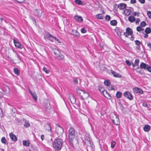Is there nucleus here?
<instances>
[{
    "mask_svg": "<svg viewBox=\"0 0 151 151\" xmlns=\"http://www.w3.org/2000/svg\"><path fill=\"white\" fill-rule=\"evenodd\" d=\"M76 135L77 132L75 131L74 129L71 127L68 131V137L69 142L73 147H74L73 140Z\"/></svg>",
    "mask_w": 151,
    "mask_h": 151,
    "instance_id": "nucleus-1",
    "label": "nucleus"
},
{
    "mask_svg": "<svg viewBox=\"0 0 151 151\" xmlns=\"http://www.w3.org/2000/svg\"><path fill=\"white\" fill-rule=\"evenodd\" d=\"M84 134L83 135V137H81L83 141L84 142L85 144L87 145V147H92L93 150L94 146L93 145V143L91 141V139L90 137V136L87 133Z\"/></svg>",
    "mask_w": 151,
    "mask_h": 151,
    "instance_id": "nucleus-2",
    "label": "nucleus"
},
{
    "mask_svg": "<svg viewBox=\"0 0 151 151\" xmlns=\"http://www.w3.org/2000/svg\"><path fill=\"white\" fill-rule=\"evenodd\" d=\"M63 142L62 140L58 139H55L53 143V147L56 151L60 150L62 147Z\"/></svg>",
    "mask_w": 151,
    "mask_h": 151,
    "instance_id": "nucleus-3",
    "label": "nucleus"
},
{
    "mask_svg": "<svg viewBox=\"0 0 151 151\" xmlns=\"http://www.w3.org/2000/svg\"><path fill=\"white\" fill-rule=\"evenodd\" d=\"M53 53L55 55V57L59 60H62L64 57V55L61 54L60 51L57 49H55L53 50Z\"/></svg>",
    "mask_w": 151,
    "mask_h": 151,
    "instance_id": "nucleus-4",
    "label": "nucleus"
},
{
    "mask_svg": "<svg viewBox=\"0 0 151 151\" xmlns=\"http://www.w3.org/2000/svg\"><path fill=\"white\" fill-rule=\"evenodd\" d=\"M53 53L55 55V57L59 60H62L64 57V55L61 54L60 51L57 49H55L53 50Z\"/></svg>",
    "mask_w": 151,
    "mask_h": 151,
    "instance_id": "nucleus-5",
    "label": "nucleus"
},
{
    "mask_svg": "<svg viewBox=\"0 0 151 151\" xmlns=\"http://www.w3.org/2000/svg\"><path fill=\"white\" fill-rule=\"evenodd\" d=\"M151 67L148 64H146L143 62H142L140 65V68L141 69H144L145 70H147L148 71L149 68Z\"/></svg>",
    "mask_w": 151,
    "mask_h": 151,
    "instance_id": "nucleus-6",
    "label": "nucleus"
},
{
    "mask_svg": "<svg viewBox=\"0 0 151 151\" xmlns=\"http://www.w3.org/2000/svg\"><path fill=\"white\" fill-rule=\"evenodd\" d=\"M124 97L129 99L130 100H132L133 99L131 93L129 91L125 92L124 93Z\"/></svg>",
    "mask_w": 151,
    "mask_h": 151,
    "instance_id": "nucleus-7",
    "label": "nucleus"
},
{
    "mask_svg": "<svg viewBox=\"0 0 151 151\" xmlns=\"http://www.w3.org/2000/svg\"><path fill=\"white\" fill-rule=\"evenodd\" d=\"M58 128H56V131L58 135H61L63 133L64 130L63 129L62 127H60L59 125L58 126Z\"/></svg>",
    "mask_w": 151,
    "mask_h": 151,
    "instance_id": "nucleus-8",
    "label": "nucleus"
},
{
    "mask_svg": "<svg viewBox=\"0 0 151 151\" xmlns=\"http://www.w3.org/2000/svg\"><path fill=\"white\" fill-rule=\"evenodd\" d=\"M114 116H115V118L111 119L112 122L116 125H118L119 124V118L116 115L114 114Z\"/></svg>",
    "mask_w": 151,
    "mask_h": 151,
    "instance_id": "nucleus-9",
    "label": "nucleus"
},
{
    "mask_svg": "<svg viewBox=\"0 0 151 151\" xmlns=\"http://www.w3.org/2000/svg\"><path fill=\"white\" fill-rule=\"evenodd\" d=\"M117 6V8H119L120 10H123L125 9L127 6V4L125 3H122L118 5H116Z\"/></svg>",
    "mask_w": 151,
    "mask_h": 151,
    "instance_id": "nucleus-10",
    "label": "nucleus"
},
{
    "mask_svg": "<svg viewBox=\"0 0 151 151\" xmlns=\"http://www.w3.org/2000/svg\"><path fill=\"white\" fill-rule=\"evenodd\" d=\"M13 41L14 43V44L15 46L16 47H17V48H20V49H22V45L20 44V42H19L17 41L15 39H13Z\"/></svg>",
    "mask_w": 151,
    "mask_h": 151,
    "instance_id": "nucleus-11",
    "label": "nucleus"
},
{
    "mask_svg": "<svg viewBox=\"0 0 151 151\" xmlns=\"http://www.w3.org/2000/svg\"><path fill=\"white\" fill-rule=\"evenodd\" d=\"M44 127L48 131L50 132H52L51 126L50 124L48 123H46L44 124Z\"/></svg>",
    "mask_w": 151,
    "mask_h": 151,
    "instance_id": "nucleus-12",
    "label": "nucleus"
},
{
    "mask_svg": "<svg viewBox=\"0 0 151 151\" xmlns=\"http://www.w3.org/2000/svg\"><path fill=\"white\" fill-rule=\"evenodd\" d=\"M133 91L136 93H139L142 94L143 93V91L142 90L139 88L136 87L133 89Z\"/></svg>",
    "mask_w": 151,
    "mask_h": 151,
    "instance_id": "nucleus-13",
    "label": "nucleus"
},
{
    "mask_svg": "<svg viewBox=\"0 0 151 151\" xmlns=\"http://www.w3.org/2000/svg\"><path fill=\"white\" fill-rule=\"evenodd\" d=\"M89 96L88 93L83 91V94L81 95V99L82 100H84L85 99H86Z\"/></svg>",
    "mask_w": 151,
    "mask_h": 151,
    "instance_id": "nucleus-14",
    "label": "nucleus"
},
{
    "mask_svg": "<svg viewBox=\"0 0 151 151\" xmlns=\"http://www.w3.org/2000/svg\"><path fill=\"white\" fill-rule=\"evenodd\" d=\"M34 13L35 15L38 17H40L41 16L42 11L40 9H35Z\"/></svg>",
    "mask_w": 151,
    "mask_h": 151,
    "instance_id": "nucleus-15",
    "label": "nucleus"
},
{
    "mask_svg": "<svg viewBox=\"0 0 151 151\" xmlns=\"http://www.w3.org/2000/svg\"><path fill=\"white\" fill-rule=\"evenodd\" d=\"M74 19L76 21L79 22H81L83 21L82 17L78 15H76L74 17Z\"/></svg>",
    "mask_w": 151,
    "mask_h": 151,
    "instance_id": "nucleus-16",
    "label": "nucleus"
},
{
    "mask_svg": "<svg viewBox=\"0 0 151 151\" xmlns=\"http://www.w3.org/2000/svg\"><path fill=\"white\" fill-rule=\"evenodd\" d=\"M69 99L72 103L75 104L76 101V99L73 95H71L69 96Z\"/></svg>",
    "mask_w": 151,
    "mask_h": 151,
    "instance_id": "nucleus-17",
    "label": "nucleus"
},
{
    "mask_svg": "<svg viewBox=\"0 0 151 151\" xmlns=\"http://www.w3.org/2000/svg\"><path fill=\"white\" fill-rule=\"evenodd\" d=\"M9 136L11 139L13 141H16L17 140V137L12 132H11L9 134Z\"/></svg>",
    "mask_w": 151,
    "mask_h": 151,
    "instance_id": "nucleus-18",
    "label": "nucleus"
},
{
    "mask_svg": "<svg viewBox=\"0 0 151 151\" xmlns=\"http://www.w3.org/2000/svg\"><path fill=\"white\" fill-rule=\"evenodd\" d=\"M103 95L106 98L109 99L111 98V97L109 93L107 92V91L105 90L104 93H102Z\"/></svg>",
    "mask_w": 151,
    "mask_h": 151,
    "instance_id": "nucleus-19",
    "label": "nucleus"
},
{
    "mask_svg": "<svg viewBox=\"0 0 151 151\" xmlns=\"http://www.w3.org/2000/svg\"><path fill=\"white\" fill-rule=\"evenodd\" d=\"M72 34L73 35H75L77 37H79L80 36L79 33L77 30L72 29Z\"/></svg>",
    "mask_w": 151,
    "mask_h": 151,
    "instance_id": "nucleus-20",
    "label": "nucleus"
},
{
    "mask_svg": "<svg viewBox=\"0 0 151 151\" xmlns=\"http://www.w3.org/2000/svg\"><path fill=\"white\" fill-rule=\"evenodd\" d=\"M111 73L116 78H121V75L116 72L112 71Z\"/></svg>",
    "mask_w": 151,
    "mask_h": 151,
    "instance_id": "nucleus-21",
    "label": "nucleus"
},
{
    "mask_svg": "<svg viewBox=\"0 0 151 151\" xmlns=\"http://www.w3.org/2000/svg\"><path fill=\"white\" fill-rule=\"evenodd\" d=\"M29 92L35 101H36L37 100V97L35 92H32L30 90Z\"/></svg>",
    "mask_w": 151,
    "mask_h": 151,
    "instance_id": "nucleus-22",
    "label": "nucleus"
},
{
    "mask_svg": "<svg viewBox=\"0 0 151 151\" xmlns=\"http://www.w3.org/2000/svg\"><path fill=\"white\" fill-rule=\"evenodd\" d=\"M126 32L127 33V35H132L133 33L132 30L129 28H127L126 29Z\"/></svg>",
    "mask_w": 151,
    "mask_h": 151,
    "instance_id": "nucleus-23",
    "label": "nucleus"
},
{
    "mask_svg": "<svg viewBox=\"0 0 151 151\" xmlns=\"http://www.w3.org/2000/svg\"><path fill=\"white\" fill-rule=\"evenodd\" d=\"M30 144V142L28 140H24L23 141V144L24 146H29Z\"/></svg>",
    "mask_w": 151,
    "mask_h": 151,
    "instance_id": "nucleus-24",
    "label": "nucleus"
},
{
    "mask_svg": "<svg viewBox=\"0 0 151 151\" xmlns=\"http://www.w3.org/2000/svg\"><path fill=\"white\" fill-rule=\"evenodd\" d=\"M150 129V126L148 125H146L144 128V129L145 132H148Z\"/></svg>",
    "mask_w": 151,
    "mask_h": 151,
    "instance_id": "nucleus-25",
    "label": "nucleus"
},
{
    "mask_svg": "<svg viewBox=\"0 0 151 151\" xmlns=\"http://www.w3.org/2000/svg\"><path fill=\"white\" fill-rule=\"evenodd\" d=\"M76 92L78 95L81 96L83 93V91L79 88H77L76 89Z\"/></svg>",
    "mask_w": 151,
    "mask_h": 151,
    "instance_id": "nucleus-26",
    "label": "nucleus"
},
{
    "mask_svg": "<svg viewBox=\"0 0 151 151\" xmlns=\"http://www.w3.org/2000/svg\"><path fill=\"white\" fill-rule=\"evenodd\" d=\"M128 20L130 22H133L135 20V18L133 16H130L128 18Z\"/></svg>",
    "mask_w": 151,
    "mask_h": 151,
    "instance_id": "nucleus-27",
    "label": "nucleus"
},
{
    "mask_svg": "<svg viewBox=\"0 0 151 151\" xmlns=\"http://www.w3.org/2000/svg\"><path fill=\"white\" fill-rule=\"evenodd\" d=\"M1 141L2 143L4 144L7 145L8 144V142L4 137H3L1 138Z\"/></svg>",
    "mask_w": 151,
    "mask_h": 151,
    "instance_id": "nucleus-28",
    "label": "nucleus"
},
{
    "mask_svg": "<svg viewBox=\"0 0 151 151\" xmlns=\"http://www.w3.org/2000/svg\"><path fill=\"white\" fill-rule=\"evenodd\" d=\"M124 12L125 13V15L126 16H128L131 13V10L127 9H125L124 10Z\"/></svg>",
    "mask_w": 151,
    "mask_h": 151,
    "instance_id": "nucleus-29",
    "label": "nucleus"
},
{
    "mask_svg": "<svg viewBox=\"0 0 151 151\" xmlns=\"http://www.w3.org/2000/svg\"><path fill=\"white\" fill-rule=\"evenodd\" d=\"M50 36L51 37H52V38L54 39L55 40L57 41L58 43H61V42L60 40L56 37H54L51 34H50Z\"/></svg>",
    "mask_w": 151,
    "mask_h": 151,
    "instance_id": "nucleus-30",
    "label": "nucleus"
},
{
    "mask_svg": "<svg viewBox=\"0 0 151 151\" xmlns=\"http://www.w3.org/2000/svg\"><path fill=\"white\" fill-rule=\"evenodd\" d=\"M23 121L25 122L24 125L26 127H29L30 126V124L28 122H27V121L25 119H24Z\"/></svg>",
    "mask_w": 151,
    "mask_h": 151,
    "instance_id": "nucleus-31",
    "label": "nucleus"
},
{
    "mask_svg": "<svg viewBox=\"0 0 151 151\" xmlns=\"http://www.w3.org/2000/svg\"><path fill=\"white\" fill-rule=\"evenodd\" d=\"M145 32L147 34H150L151 32V29L150 27H147Z\"/></svg>",
    "mask_w": 151,
    "mask_h": 151,
    "instance_id": "nucleus-32",
    "label": "nucleus"
},
{
    "mask_svg": "<svg viewBox=\"0 0 151 151\" xmlns=\"http://www.w3.org/2000/svg\"><path fill=\"white\" fill-rule=\"evenodd\" d=\"M98 89L102 94L104 93V91H105L104 88L101 86H99Z\"/></svg>",
    "mask_w": 151,
    "mask_h": 151,
    "instance_id": "nucleus-33",
    "label": "nucleus"
},
{
    "mask_svg": "<svg viewBox=\"0 0 151 151\" xmlns=\"http://www.w3.org/2000/svg\"><path fill=\"white\" fill-rule=\"evenodd\" d=\"M122 95V92L118 91L117 92V93L116 94V96L117 98H120L121 97V96Z\"/></svg>",
    "mask_w": 151,
    "mask_h": 151,
    "instance_id": "nucleus-34",
    "label": "nucleus"
},
{
    "mask_svg": "<svg viewBox=\"0 0 151 151\" xmlns=\"http://www.w3.org/2000/svg\"><path fill=\"white\" fill-rule=\"evenodd\" d=\"M111 24L113 26H116L117 24V22L115 20H113L110 22Z\"/></svg>",
    "mask_w": 151,
    "mask_h": 151,
    "instance_id": "nucleus-35",
    "label": "nucleus"
},
{
    "mask_svg": "<svg viewBox=\"0 0 151 151\" xmlns=\"http://www.w3.org/2000/svg\"><path fill=\"white\" fill-rule=\"evenodd\" d=\"M14 71L15 73L17 75H19V72L17 68H14Z\"/></svg>",
    "mask_w": 151,
    "mask_h": 151,
    "instance_id": "nucleus-36",
    "label": "nucleus"
},
{
    "mask_svg": "<svg viewBox=\"0 0 151 151\" xmlns=\"http://www.w3.org/2000/svg\"><path fill=\"white\" fill-rule=\"evenodd\" d=\"M96 17L99 19H102L103 16L101 14H97L96 16Z\"/></svg>",
    "mask_w": 151,
    "mask_h": 151,
    "instance_id": "nucleus-37",
    "label": "nucleus"
},
{
    "mask_svg": "<svg viewBox=\"0 0 151 151\" xmlns=\"http://www.w3.org/2000/svg\"><path fill=\"white\" fill-rule=\"evenodd\" d=\"M142 105L143 106L146 107L147 108H149L150 106V105L149 104L145 102L143 103Z\"/></svg>",
    "mask_w": 151,
    "mask_h": 151,
    "instance_id": "nucleus-38",
    "label": "nucleus"
},
{
    "mask_svg": "<svg viewBox=\"0 0 151 151\" xmlns=\"http://www.w3.org/2000/svg\"><path fill=\"white\" fill-rule=\"evenodd\" d=\"M75 2L78 5H81L82 2L81 0H75Z\"/></svg>",
    "mask_w": 151,
    "mask_h": 151,
    "instance_id": "nucleus-39",
    "label": "nucleus"
},
{
    "mask_svg": "<svg viewBox=\"0 0 151 151\" xmlns=\"http://www.w3.org/2000/svg\"><path fill=\"white\" fill-rule=\"evenodd\" d=\"M110 82L108 80H106L104 82V84L106 86H109L110 85Z\"/></svg>",
    "mask_w": 151,
    "mask_h": 151,
    "instance_id": "nucleus-40",
    "label": "nucleus"
},
{
    "mask_svg": "<svg viewBox=\"0 0 151 151\" xmlns=\"http://www.w3.org/2000/svg\"><path fill=\"white\" fill-rule=\"evenodd\" d=\"M43 70L46 73H48L50 72V70H47L45 67H44Z\"/></svg>",
    "mask_w": 151,
    "mask_h": 151,
    "instance_id": "nucleus-41",
    "label": "nucleus"
},
{
    "mask_svg": "<svg viewBox=\"0 0 151 151\" xmlns=\"http://www.w3.org/2000/svg\"><path fill=\"white\" fill-rule=\"evenodd\" d=\"M140 25L142 27H144L146 25V24L145 22L142 21L140 23Z\"/></svg>",
    "mask_w": 151,
    "mask_h": 151,
    "instance_id": "nucleus-42",
    "label": "nucleus"
},
{
    "mask_svg": "<svg viewBox=\"0 0 151 151\" xmlns=\"http://www.w3.org/2000/svg\"><path fill=\"white\" fill-rule=\"evenodd\" d=\"M116 144V142L114 141H112L111 142V147L112 148H114Z\"/></svg>",
    "mask_w": 151,
    "mask_h": 151,
    "instance_id": "nucleus-43",
    "label": "nucleus"
},
{
    "mask_svg": "<svg viewBox=\"0 0 151 151\" xmlns=\"http://www.w3.org/2000/svg\"><path fill=\"white\" fill-rule=\"evenodd\" d=\"M50 34H49L48 36L47 37V39L49 40L51 42H53V38L52 37H51L50 36Z\"/></svg>",
    "mask_w": 151,
    "mask_h": 151,
    "instance_id": "nucleus-44",
    "label": "nucleus"
},
{
    "mask_svg": "<svg viewBox=\"0 0 151 151\" xmlns=\"http://www.w3.org/2000/svg\"><path fill=\"white\" fill-rule=\"evenodd\" d=\"M142 28L140 26H138L137 28V30L138 32H140L142 31Z\"/></svg>",
    "mask_w": 151,
    "mask_h": 151,
    "instance_id": "nucleus-45",
    "label": "nucleus"
},
{
    "mask_svg": "<svg viewBox=\"0 0 151 151\" xmlns=\"http://www.w3.org/2000/svg\"><path fill=\"white\" fill-rule=\"evenodd\" d=\"M139 60L136 59L135 61V65H138L139 62Z\"/></svg>",
    "mask_w": 151,
    "mask_h": 151,
    "instance_id": "nucleus-46",
    "label": "nucleus"
},
{
    "mask_svg": "<svg viewBox=\"0 0 151 151\" xmlns=\"http://www.w3.org/2000/svg\"><path fill=\"white\" fill-rule=\"evenodd\" d=\"M135 44L138 45H140L141 44V42L138 40H135Z\"/></svg>",
    "mask_w": 151,
    "mask_h": 151,
    "instance_id": "nucleus-47",
    "label": "nucleus"
},
{
    "mask_svg": "<svg viewBox=\"0 0 151 151\" xmlns=\"http://www.w3.org/2000/svg\"><path fill=\"white\" fill-rule=\"evenodd\" d=\"M45 108L47 110V109H50L51 108V106H50V104H47V106H46Z\"/></svg>",
    "mask_w": 151,
    "mask_h": 151,
    "instance_id": "nucleus-48",
    "label": "nucleus"
},
{
    "mask_svg": "<svg viewBox=\"0 0 151 151\" xmlns=\"http://www.w3.org/2000/svg\"><path fill=\"white\" fill-rule=\"evenodd\" d=\"M110 19L111 17L109 15H107L105 17L106 19L108 21Z\"/></svg>",
    "mask_w": 151,
    "mask_h": 151,
    "instance_id": "nucleus-49",
    "label": "nucleus"
},
{
    "mask_svg": "<svg viewBox=\"0 0 151 151\" xmlns=\"http://www.w3.org/2000/svg\"><path fill=\"white\" fill-rule=\"evenodd\" d=\"M147 14L149 18H151V12L150 11H148L147 12Z\"/></svg>",
    "mask_w": 151,
    "mask_h": 151,
    "instance_id": "nucleus-50",
    "label": "nucleus"
},
{
    "mask_svg": "<svg viewBox=\"0 0 151 151\" xmlns=\"http://www.w3.org/2000/svg\"><path fill=\"white\" fill-rule=\"evenodd\" d=\"M81 32L82 33H84L86 32V31L85 29L83 28L81 29Z\"/></svg>",
    "mask_w": 151,
    "mask_h": 151,
    "instance_id": "nucleus-51",
    "label": "nucleus"
},
{
    "mask_svg": "<svg viewBox=\"0 0 151 151\" xmlns=\"http://www.w3.org/2000/svg\"><path fill=\"white\" fill-rule=\"evenodd\" d=\"M73 82L76 84L78 83V81L77 79H75L73 80Z\"/></svg>",
    "mask_w": 151,
    "mask_h": 151,
    "instance_id": "nucleus-52",
    "label": "nucleus"
},
{
    "mask_svg": "<svg viewBox=\"0 0 151 151\" xmlns=\"http://www.w3.org/2000/svg\"><path fill=\"white\" fill-rule=\"evenodd\" d=\"M127 64L129 66H130L131 65V63L128 60H127L126 61Z\"/></svg>",
    "mask_w": 151,
    "mask_h": 151,
    "instance_id": "nucleus-53",
    "label": "nucleus"
},
{
    "mask_svg": "<svg viewBox=\"0 0 151 151\" xmlns=\"http://www.w3.org/2000/svg\"><path fill=\"white\" fill-rule=\"evenodd\" d=\"M139 1L141 4H143L145 3V0H138Z\"/></svg>",
    "mask_w": 151,
    "mask_h": 151,
    "instance_id": "nucleus-54",
    "label": "nucleus"
},
{
    "mask_svg": "<svg viewBox=\"0 0 151 151\" xmlns=\"http://www.w3.org/2000/svg\"><path fill=\"white\" fill-rule=\"evenodd\" d=\"M130 2L131 4H134L136 3V0H131Z\"/></svg>",
    "mask_w": 151,
    "mask_h": 151,
    "instance_id": "nucleus-55",
    "label": "nucleus"
},
{
    "mask_svg": "<svg viewBox=\"0 0 151 151\" xmlns=\"http://www.w3.org/2000/svg\"><path fill=\"white\" fill-rule=\"evenodd\" d=\"M30 19H31L33 21H34V22H35V24L36 23V21H35V18L34 17H30Z\"/></svg>",
    "mask_w": 151,
    "mask_h": 151,
    "instance_id": "nucleus-56",
    "label": "nucleus"
},
{
    "mask_svg": "<svg viewBox=\"0 0 151 151\" xmlns=\"http://www.w3.org/2000/svg\"><path fill=\"white\" fill-rule=\"evenodd\" d=\"M136 71L137 72L139 73H140L141 74H143L144 73L143 71H142L141 70L139 71L138 70H136Z\"/></svg>",
    "mask_w": 151,
    "mask_h": 151,
    "instance_id": "nucleus-57",
    "label": "nucleus"
},
{
    "mask_svg": "<svg viewBox=\"0 0 151 151\" xmlns=\"http://www.w3.org/2000/svg\"><path fill=\"white\" fill-rule=\"evenodd\" d=\"M109 90H114V86H111L110 88L109 89Z\"/></svg>",
    "mask_w": 151,
    "mask_h": 151,
    "instance_id": "nucleus-58",
    "label": "nucleus"
},
{
    "mask_svg": "<svg viewBox=\"0 0 151 151\" xmlns=\"http://www.w3.org/2000/svg\"><path fill=\"white\" fill-rule=\"evenodd\" d=\"M41 138L42 140H44L45 138L44 135L43 134L41 136Z\"/></svg>",
    "mask_w": 151,
    "mask_h": 151,
    "instance_id": "nucleus-59",
    "label": "nucleus"
},
{
    "mask_svg": "<svg viewBox=\"0 0 151 151\" xmlns=\"http://www.w3.org/2000/svg\"><path fill=\"white\" fill-rule=\"evenodd\" d=\"M147 34H147V33H146V34H144V37L145 38H147L148 37V35Z\"/></svg>",
    "mask_w": 151,
    "mask_h": 151,
    "instance_id": "nucleus-60",
    "label": "nucleus"
},
{
    "mask_svg": "<svg viewBox=\"0 0 151 151\" xmlns=\"http://www.w3.org/2000/svg\"><path fill=\"white\" fill-rule=\"evenodd\" d=\"M140 22V19H139L137 18L136 21V23L137 24Z\"/></svg>",
    "mask_w": 151,
    "mask_h": 151,
    "instance_id": "nucleus-61",
    "label": "nucleus"
},
{
    "mask_svg": "<svg viewBox=\"0 0 151 151\" xmlns=\"http://www.w3.org/2000/svg\"><path fill=\"white\" fill-rule=\"evenodd\" d=\"M147 45L151 49V44L150 43H148Z\"/></svg>",
    "mask_w": 151,
    "mask_h": 151,
    "instance_id": "nucleus-62",
    "label": "nucleus"
},
{
    "mask_svg": "<svg viewBox=\"0 0 151 151\" xmlns=\"http://www.w3.org/2000/svg\"><path fill=\"white\" fill-rule=\"evenodd\" d=\"M124 35L125 36V37H127L128 35L127 33L126 32H124Z\"/></svg>",
    "mask_w": 151,
    "mask_h": 151,
    "instance_id": "nucleus-63",
    "label": "nucleus"
},
{
    "mask_svg": "<svg viewBox=\"0 0 151 151\" xmlns=\"http://www.w3.org/2000/svg\"><path fill=\"white\" fill-rule=\"evenodd\" d=\"M136 49L138 50H139L140 49V47L138 45V46L136 47Z\"/></svg>",
    "mask_w": 151,
    "mask_h": 151,
    "instance_id": "nucleus-64",
    "label": "nucleus"
}]
</instances>
